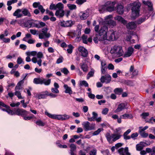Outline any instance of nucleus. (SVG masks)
Wrapping results in <instances>:
<instances>
[{"label":"nucleus","mask_w":155,"mask_h":155,"mask_svg":"<svg viewBox=\"0 0 155 155\" xmlns=\"http://www.w3.org/2000/svg\"><path fill=\"white\" fill-rule=\"evenodd\" d=\"M48 29L46 28H43L42 29V33L39 35V37L40 39H43L44 37H49L50 36V34H47Z\"/></svg>","instance_id":"1a4fd4ad"},{"label":"nucleus","mask_w":155,"mask_h":155,"mask_svg":"<svg viewBox=\"0 0 155 155\" xmlns=\"http://www.w3.org/2000/svg\"><path fill=\"white\" fill-rule=\"evenodd\" d=\"M61 71L65 75H67L69 72L68 69L66 68H64L61 69Z\"/></svg>","instance_id":"ea45409f"},{"label":"nucleus","mask_w":155,"mask_h":155,"mask_svg":"<svg viewBox=\"0 0 155 155\" xmlns=\"http://www.w3.org/2000/svg\"><path fill=\"white\" fill-rule=\"evenodd\" d=\"M107 68H101V72L102 74H106V71Z\"/></svg>","instance_id":"e2e57ef3"},{"label":"nucleus","mask_w":155,"mask_h":155,"mask_svg":"<svg viewBox=\"0 0 155 155\" xmlns=\"http://www.w3.org/2000/svg\"><path fill=\"white\" fill-rule=\"evenodd\" d=\"M143 3L145 5H147L148 7L152 8L153 5L151 2L150 1H145L144 0H142ZM152 10V8H151V10Z\"/></svg>","instance_id":"2f4dec72"},{"label":"nucleus","mask_w":155,"mask_h":155,"mask_svg":"<svg viewBox=\"0 0 155 155\" xmlns=\"http://www.w3.org/2000/svg\"><path fill=\"white\" fill-rule=\"evenodd\" d=\"M83 127L86 131L91 130L95 129V124L94 123L91 124L88 122L86 121L83 123L82 124Z\"/></svg>","instance_id":"0eeeda50"},{"label":"nucleus","mask_w":155,"mask_h":155,"mask_svg":"<svg viewBox=\"0 0 155 155\" xmlns=\"http://www.w3.org/2000/svg\"><path fill=\"white\" fill-rule=\"evenodd\" d=\"M131 5L132 7L131 8L132 14L131 17L132 19H134L139 15L140 8L141 4L138 1H136L132 3Z\"/></svg>","instance_id":"f03ea898"},{"label":"nucleus","mask_w":155,"mask_h":155,"mask_svg":"<svg viewBox=\"0 0 155 155\" xmlns=\"http://www.w3.org/2000/svg\"><path fill=\"white\" fill-rule=\"evenodd\" d=\"M15 94L19 99H23L24 98L23 97L21 96L20 92L18 91H15Z\"/></svg>","instance_id":"c9c22d12"},{"label":"nucleus","mask_w":155,"mask_h":155,"mask_svg":"<svg viewBox=\"0 0 155 155\" xmlns=\"http://www.w3.org/2000/svg\"><path fill=\"white\" fill-rule=\"evenodd\" d=\"M67 6L70 10L75 9L76 8V6L74 4H68Z\"/></svg>","instance_id":"a19ab883"},{"label":"nucleus","mask_w":155,"mask_h":155,"mask_svg":"<svg viewBox=\"0 0 155 155\" xmlns=\"http://www.w3.org/2000/svg\"><path fill=\"white\" fill-rule=\"evenodd\" d=\"M101 68H107V63L104 60L101 61Z\"/></svg>","instance_id":"a18cd8bd"},{"label":"nucleus","mask_w":155,"mask_h":155,"mask_svg":"<svg viewBox=\"0 0 155 155\" xmlns=\"http://www.w3.org/2000/svg\"><path fill=\"white\" fill-rule=\"evenodd\" d=\"M20 104V103L19 102H18L16 103H12L10 104V105L12 107H18Z\"/></svg>","instance_id":"680f3d73"},{"label":"nucleus","mask_w":155,"mask_h":155,"mask_svg":"<svg viewBox=\"0 0 155 155\" xmlns=\"http://www.w3.org/2000/svg\"><path fill=\"white\" fill-rule=\"evenodd\" d=\"M33 82L36 84H44L45 85H49L51 83V80H47L45 79L41 78H35L34 79Z\"/></svg>","instance_id":"39448f33"},{"label":"nucleus","mask_w":155,"mask_h":155,"mask_svg":"<svg viewBox=\"0 0 155 155\" xmlns=\"http://www.w3.org/2000/svg\"><path fill=\"white\" fill-rule=\"evenodd\" d=\"M17 63L18 64H20L22 63L24 64V63L23 61V60L22 58L20 57H19L18 58L17 60Z\"/></svg>","instance_id":"4d7b16f0"},{"label":"nucleus","mask_w":155,"mask_h":155,"mask_svg":"<svg viewBox=\"0 0 155 155\" xmlns=\"http://www.w3.org/2000/svg\"><path fill=\"white\" fill-rule=\"evenodd\" d=\"M40 5V2H35L33 4V6L34 8H37Z\"/></svg>","instance_id":"bf43d9fd"},{"label":"nucleus","mask_w":155,"mask_h":155,"mask_svg":"<svg viewBox=\"0 0 155 155\" xmlns=\"http://www.w3.org/2000/svg\"><path fill=\"white\" fill-rule=\"evenodd\" d=\"M6 111L7 112L8 114L11 115L15 114V111L14 112L13 110L10 109L7 110H6Z\"/></svg>","instance_id":"0e129e2a"},{"label":"nucleus","mask_w":155,"mask_h":155,"mask_svg":"<svg viewBox=\"0 0 155 155\" xmlns=\"http://www.w3.org/2000/svg\"><path fill=\"white\" fill-rule=\"evenodd\" d=\"M115 2H111L108 1L106 2L104 5H101L99 8V10L100 13L103 12L105 10L108 12H111L115 9L114 5Z\"/></svg>","instance_id":"7ed1b4c3"},{"label":"nucleus","mask_w":155,"mask_h":155,"mask_svg":"<svg viewBox=\"0 0 155 155\" xmlns=\"http://www.w3.org/2000/svg\"><path fill=\"white\" fill-rule=\"evenodd\" d=\"M56 9L58 10H63L64 8V5L61 2H59L56 4Z\"/></svg>","instance_id":"72a5a7b5"},{"label":"nucleus","mask_w":155,"mask_h":155,"mask_svg":"<svg viewBox=\"0 0 155 155\" xmlns=\"http://www.w3.org/2000/svg\"><path fill=\"white\" fill-rule=\"evenodd\" d=\"M70 118V116L67 114L62 115V120L68 119Z\"/></svg>","instance_id":"6e6d98bb"},{"label":"nucleus","mask_w":155,"mask_h":155,"mask_svg":"<svg viewBox=\"0 0 155 155\" xmlns=\"http://www.w3.org/2000/svg\"><path fill=\"white\" fill-rule=\"evenodd\" d=\"M60 24L61 26L64 27H71L73 25V23L71 21H60Z\"/></svg>","instance_id":"f8f14e48"},{"label":"nucleus","mask_w":155,"mask_h":155,"mask_svg":"<svg viewBox=\"0 0 155 155\" xmlns=\"http://www.w3.org/2000/svg\"><path fill=\"white\" fill-rule=\"evenodd\" d=\"M38 8L42 13H44L45 11V9L43 8L42 6L41 5L39 6Z\"/></svg>","instance_id":"338daca9"},{"label":"nucleus","mask_w":155,"mask_h":155,"mask_svg":"<svg viewBox=\"0 0 155 155\" xmlns=\"http://www.w3.org/2000/svg\"><path fill=\"white\" fill-rule=\"evenodd\" d=\"M64 15V11L63 10H57L55 13V15L59 18L62 17Z\"/></svg>","instance_id":"a878e982"},{"label":"nucleus","mask_w":155,"mask_h":155,"mask_svg":"<svg viewBox=\"0 0 155 155\" xmlns=\"http://www.w3.org/2000/svg\"><path fill=\"white\" fill-rule=\"evenodd\" d=\"M134 51V48L131 47H129L128 48L127 51L124 55V58L128 57L131 55Z\"/></svg>","instance_id":"2eb2a0df"},{"label":"nucleus","mask_w":155,"mask_h":155,"mask_svg":"<svg viewBox=\"0 0 155 155\" xmlns=\"http://www.w3.org/2000/svg\"><path fill=\"white\" fill-rule=\"evenodd\" d=\"M94 69L91 68V71L88 72L87 75V79H88L90 77H93L94 74Z\"/></svg>","instance_id":"473e14b6"},{"label":"nucleus","mask_w":155,"mask_h":155,"mask_svg":"<svg viewBox=\"0 0 155 155\" xmlns=\"http://www.w3.org/2000/svg\"><path fill=\"white\" fill-rule=\"evenodd\" d=\"M108 28L107 26L102 24L98 32V34L96 35L93 39V41L96 43H97L98 41H104L107 40V32Z\"/></svg>","instance_id":"f257e3e1"},{"label":"nucleus","mask_w":155,"mask_h":155,"mask_svg":"<svg viewBox=\"0 0 155 155\" xmlns=\"http://www.w3.org/2000/svg\"><path fill=\"white\" fill-rule=\"evenodd\" d=\"M89 12H87V11H85L83 13L82 15L81 16V20L86 19L89 16Z\"/></svg>","instance_id":"c756f323"},{"label":"nucleus","mask_w":155,"mask_h":155,"mask_svg":"<svg viewBox=\"0 0 155 155\" xmlns=\"http://www.w3.org/2000/svg\"><path fill=\"white\" fill-rule=\"evenodd\" d=\"M22 11V13L23 14V16H27L28 17H30L31 15L29 10L26 8H22L21 9Z\"/></svg>","instance_id":"4be33fe9"},{"label":"nucleus","mask_w":155,"mask_h":155,"mask_svg":"<svg viewBox=\"0 0 155 155\" xmlns=\"http://www.w3.org/2000/svg\"><path fill=\"white\" fill-rule=\"evenodd\" d=\"M51 91L52 92L56 94H58L59 93V91L58 90V89L55 88H52L51 89Z\"/></svg>","instance_id":"69168bd1"},{"label":"nucleus","mask_w":155,"mask_h":155,"mask_svg":"<svg viewBox=\"0 0 155 155\" xmlns=\"http://www.w3.org/2000/svg\"><path fill=\"white\" fill-rule=\"evenodd\" d=\"M21 9H17L13 13V15L16 18H20L23 16Z\"/></svg>","instance_id":"dca6fc26"},{"label":"nucleus","mask_w":155,"mask_h":155,"mask_svg":"<svg viewBox=\"0 0 155 155\" xmlns=\"http://www.w3.org/2000/svg\"><path fill=\"white\" fill-rule=\"evenodd\" d=\"M81 68L84 72H87L88 70V67L87 65L84 62L81 63L80 64Z\"/></svg>","instance_id":"412c9836"},{"label":"nucleus","mask_w":155,"mask_h":155,"mask_svg":"<svg viewBox=\"0 0 155 155\" xmlns=\"http://www.w3.org/2000/svg\"><path fill=\"white\" fill-rule=\"evenodd\" d=\"M36 124L40 126H43L45 125V123L40 120H38L36 122Z\"/></svg>","instance_id":"c03bdc74"},{"label":"nucleus","mask_w":155,"mask_h":155,"mask_svg":"<svg viewBox=\"0 0 155 155\" xmlns=\"http://www.w3.org/2000/svg\"><path fill=\"white\" fill-rule=\"evenodd\" d=\"M80 85H84L86 87H87L88 86V84L87 82L85 81H80Z\"/></svg>","instance_id":"5fc2aeb1"},{"label":"nucleus","mask_w":155,"mask_h":155,"mask_svg":"<svg viewBox=\"0 0 155 155\" xmlns=\"http://www.w3.org/2000/svg\"><path fill=\"white\" fill-rule=\"evenodd\" d=\"M70 148V152H74L76 150V146L74 143H71L69 145Z\"/></svg>","instance_id":"f704fd0d"},{"label":"nucleus","mask_w":155,"mask_h":155,"mask_svg":"<svg viewBox=\"0 0 155 155\" xmlns=\"http://www.w3.org/2000/svg\"><path fill=\"white\" fill-rule=\"evenodd\" d=\"M107 22V24L110 26H115L116 25V22L112 20H109L108 21H106Z\"/></svg>","instance_id":"e433bc0d"},{"label":"nucleus","mask_w":155,"mask_h":155,"mask_svg":"<svg viewBox=\"0 0 155 155\" xmlns=\"http://www.w3.org/2000/svg\"><path fill=\"white\" fill-rule=\"evenodd\" d=\"M24 21V19H20L18 21V23L21 24H23L25 27H28L29 25L27 21L25 23H23Z\"/></svg>","instance_id":"4c0bfd02"},{"label":"nucleus","mask_w":155,"mask_h":155,"mask_svg":"<svg viewBox=\"0 0 155 155\" xmlns=\"http://www.w3.org/2000/svg\"><path fill=\"white\" fill-rule=\"evenodd\" d=\"M90 155H96V150H91L89 153Z\"/></svg>","instance_id":"774afa93"},{"label":"nucleus","mask_w":155,"mask_h":155,"mask_svg":"<svg viewBox=\"0 0 155 155\" xmlns=\"http://www.w3.org/2000/svg\"><path fill=\"white\" fill-rule=\"evenodd\" d=\"M36 21L32 20H28L27 21V23H28L29 27H35L39 28L40 27L37 25V24L35 23Z\"/></svg>","instance_id":"a211bd4d"},{"label":"nucleus","mask_w":155,"mask_h":155,"mask_svg":"<svg viewBox=\"0 0 155 155\" xmlns=\"http://www.w3.org/2000/svg\"><path fill=\"white\" fill-rule=\"evenodd\" d=\"M125 107V106L124 104L121 103L118 105L117 108L114 110V112L115 113H117L120 112L124 110Z\"/></svg>","instance_id":"aec40b11"},{"label":"nucleus","mask_w":155,"mask_h":155,"mask_svg":"<svg viewBox=\"0 0 155 155\" xmlns=\"http://www.w3.org/2000/svg\"><path fill=\"white\" fill-rule=\"evenodd\" d=\"M138 38L137 36L135 35L132 34L130 35L129 38V40H130L131 38H133L134 41V39H136Z\"/></svg>","instance_id":"3c124183"},{"label":"nucleus","mask_w":155,"mask_h":155,"mask_svg":"<svg viewBox=\"0 0 155 155\" xmlns=\"http://www.w3.org/2000/svg\"><path fill=\"white\" fill-rule=\"evenodd\" d=\"M108 111L109 110L108 108H105L103 110L102 112V114L104 115H106L107 114Z\"/></svg>","instance_id":"052dcab7"},{"label":"nucleus","mask_w":155,"mask_h":155,"mask_svg":"<svg viewBox=\"0 0 155 155\" xmlns=\"http://www.w3.org/2000/svg\"><path fill=\"white\" fill-rule=\"evenodd\" d=\"M133 117L132 114H124L121 115V118L122 119H125L126 118L132 119Z\"/></svg>","instance_id":"7c9ffc66"},{"label":"nucleus","mask_w":155,"mask_h":155,"mask_svg":"<svg viewBox=\"0 0 155 155\" xmlns=\"http://www.w3.org/2000/svg\"><path fill=\"white\" fill-rule=\"evenodd\" d=\"M136 148L137 151H140L143 149V147L141 145V143L136 145Z\"/></svg>","instance_id":"8fccbe9b"},{"label":"nucleus","mask_w":155,"mask_h":155,"mask_svg":"<svg viewBox=\"0 0 155 155\" xmlns=\"http://www.w3.org/2000/svg\"><path fill=\"white\" fill-rule=\"evenodd\" d=\"M103 130L102 129L99 128L97 130L94 132L93 134L92 135L93 136L97 135H98L102 130Z\"/></svg>","instance_id":"de8ad7c7"},{"label":"nucleus","mask_w":155,"mask_h":155,"mask_svg":"<svg viewBox=\"0 0 155 155\" xmlns=\"http://www.w3.org/2000/svg\"><path fill=\"white\" fill-rule=\"evenodd\" d=\"M31 37V35L30 34H27L25 36L23 39V40L27 41L28 38H30Z\"/></svg>","instance_id":"864d4df0"},{"label":"nucleus","mask_w":155,"mask_h":155,"mask_svg":"<svg viewBox=\"0 0 155 155\" xmlns=\"http://www.w3.org/2000/svg\"><path fill=\"white\" fill-rule=\"evenodd\" d=\"M87 35H83L81 37V39L83 41V43L86 44L87 43Z\"/></svg>","instance_id":"79ce46f5"},{"label":"nucleus","mask_w":155,"mask_h":155,"mask_svg":"<svg viewBox=\"0 0 155 155\" xmlns=\"http://www.w3.org/2000/svg\"><path fill=\"white\" fill-rule=\"evenodd\" d=\"M45 114L49 117L53 119H57L62 120V115L52 114L47 112H45Z\"/></svg>","instance_id":"9b49d317"},{"label":"nucleus","mask_w":155,"mask_h":155,"mask_svg":"<svg viewBox=\"0 0 155 155\" xmlns=\"http://www.w3.org/2000/svg\"><path fill=\"white\" fill-rule=\"evenodd\" d=\"M110 52L114 55L118 57L122 56L124 54L122 47L117 45H115L111 48Z\"/></svg>","instance_id":"20e7f679"},{"label":"nucleus","mask_w":155,"mask_h":155,"mask_svg":"<svg viewBox=\"0 0 155 155\" xmlns=\"http://www.w3.org/2000/svg\"><path fill=\"white\" fill-rule=\"evenodd\" d=\"M149 17V15H147L146 16H145L142 18H141L139 19L137 21V24L138 25L140 24L143 22H144L145 20L148 19Z\"/></svg>","instance_id":"bb28decb"},{"label":"nucleus","mask_w":155,"mask_h":155,"mask_svg":"<svg viewBox=\"0 0 155 155\" xmlns=\"http://www.w3.org/2000/svg\"><path fill=\"white\" fill-rule=\"evenodd\" d=\"M116 39L115 36V33L114 31H112L110 35L109 36L108 38L107 39V40H106L109 41H113L114 40Z\"/></svg>","instance_id":"c85d7f7f"},{"label":"nucleus","mask_w":155,"mask_h":155,"mask_svg":"<svg viewBox=\"0 0 155 155\" xmlns=\"http://www.w3.org/2000/svg\"><path fill=\"white\" fill-rule=\"evenodd\" d=\"M123 6L120 4H118L117 6V12L120 15L122 14L124 12Z\"/></svg>","instance_id":"b1692460"},{"label":"nucleus","mask_w":155,"mask_h":155,"mask_svg":"<svg viewBox=\"0 0 155 155\" xmlns=\"http://www.w3.org/2000/svg\"><path fill=\"white\" fill-rule=\"evenodd\" d=\"M115 136L114 137L113 139V142H114L116 140L119 139L121 137V135L119 134H114Z\"/></svg>","instance_id":"37998d69"},{"label":"nucleus","mask_w":155,"mask_h":155,"mask_svg":"<svg viewBox=\"0 0 155 155\" xmlns=\"http://www.w3.org/2000/svg\"><path fill=\"white\" fill-rule=\"evenodd\" d=\"M86 1V0H76V3L79 5H81Z\"/></svg>","instance_id":"603ef678"},{"label":"nucleus","mask_w":155,"mask_h":155,"mask_svg":"<svg viewBox=\"0 0 155 155\" xmlns=\"http://www.w3.org/2000/svg\"><path fill=\"white\" fill-rule=\"evenodd\" d=\"M115 136L114 134H113L111 135L109 133H107L106 135V137L107 138V141L110 143L113 142V139Z\"/></svg>","instance_id":"5701e85b"},{"label":"nucleus","mask_w":155,"mask_h":155,"mask_svg":"<svg viewBox=\"0 0 155 155\" xmlns=\"http://www.w3.org/2000/svg\"><path fill=\"white\" fill-rule=\"evenodd\" d=\"M111 76L108 74H106L104 76H102L101 77L100 80L102 83L106 84L109 83L111 81Z\"/></svg>","instance_id":"6e6552de"},{"label":"nucleus","mask_w":155,"mask_h":155,"mask_svg":"<svg viewBox=\"0 0 155 155\" xmlns=\"http://www.w3.org/2000/svg\"><path fill=\"white\" fill-rule=\"evenodd\" d=\"M126 27L129 29H134L136 28V24L134 22H130L126 25Z\"/></svg>","instance_id":"6ab92c4d"},{"label":"nucleus","mask_w":155,"mask_h":155,"mask_svg":"<svg viewBox=\"0 0 155 155\" xmlns=\"http://www.w3.org/2000/svg\"><path fill=\"white\" fill-rule=\"evenodd\" d=\"M79 51L81 53V55L83 57H86L87 56L88 53L87 49L83 47H80L78 48Z\"/></svg>","instance_id":"ddd939ff"},{"label":"nucleus","mask_w":155,"mask_h":155,"mask_svg":"<svg viewBox=\"0 0 155 155\" xmlns=\"http://www.w3.org/2000/svg\"><path fill=\"white\" fill-rule=\"evenodd\" d=\"M28 114V112L23 109L18 108L15 111V114L18 116L25 115Z\"/></svg>","instance_id":"4468645a"},{"label":"nucleus","mask_w":155,"mask_h":155,"mask_svg":"<svg viewBox=\"0 0 155 155\" xmlns=\"http://www.w3.org/2000/svg\"><path fill=\"white\" fill-rule=\"evenodd\" d=\"M139 132L141 137L143 138H146L147 137L148 135V133H145V132L139 131Z\"/></svg>","instance_id":"58836bf2"},{"label":"nucleus","mask_w":155,"mask_h":155,"mask_svg":"<svg viewBox=\"0 0 155 155\" xmlns=\"http://www.w3.org/2000/svg\"><path fill=\"white\" fill-rule=\"evenodd\" d=\"M64 87L65 89L64 92L66 94H68L70 95L72 94L73 93L71 87L68 86L67 84H64Z\"/></svg>","instance_id":"f3484780"},{"label":"nucleus","mask_w":155,"mask_h":155,"mask_svg":"<svg viewBox=\"0 0 155 155\" xmlns=\"http://www.w3.org/2000/svg\"><path fill=\"white\" fill-rule=\"evenodd\" d=\"M123 91V90L121 88H116L114 90V93L116 94H119Z\"/></svg>","instance_id":"09e8293b"},{"label":"nucleus","mask_w":155,"mask_h":155,"mask_svg":"<svg viewBox=\"0 0 155 155\" xmlns=\"http://www.w3.org/2000/svg\"><path fill=\"white\" fill-rule=\"evenodd\" d=\"M34 97L35 98L38 99H44L45 98V95L43 94L42 93H35L34 94Z\"/></svg>","instance_id":"cd10ccee"},{"label":"nucleus","mask_w":155,"mask_h":155,"mask_svg":"<svg viewBox=\"0 0 155 155\" xmlns=\"http://www.w3.org/2000/svg\"><path fill=\"white\" fill-rule=\"evenodd\" d=\"M120 155H130V154L128 152V148L126 147L125 148H121L118 150Z\"/></svg>","instance_id":"9d476101"},{"label":"nucleus","mask_w":155,"mask_h":155,"mask_svg":"<svg viewBox=\"0 0 155 155\" xmlns=\"http://www.w3.org/2000/svg\"><path fill=\"white\" fill-rule=\"evenodd\" d=\"M37 57H34L31 59V61L34 63H37L39 67L41 66L42 60L41 59L43 57V55L41 52L37 53Z\"/></svg>","instance_id":"423d86ee"},{"label":"nucleus","mask_w":155,"mask_h":155,"mask_svg":"<svg viewBox=\"0 0 155 155\" xmlns=\"http://www.w3.org/2000/svg\"><path fill=\"white\" fill-rule=\"evenodd\" d=\"M115 19L117 20L118 21L121 22L124 25L126 24L127 23V21L125 20L123 18L120 16H117L115 18Z\"/></svg>","instance_id":"393cba45"},{"label":"nucleus","mask_w":155,"mask_h":155,"mask_svg":"<svg viewBox=\"0 0 155 155\" xmlns=\"http://www.w3.org/2000/svg\"><path fill=\"white\" fill-rule=\"evenodd\" d=\"M68 48L67 49V51L68 53L71 54L72 52L73 48V46L71 45H68Z\"/></svg>","instance_id":"49530a36"},{"label":"nucleus","mask_w":155,"mask_h":155,"mask_svg":"<svg viewBox=\"0 0 155 155\" xmlns=\"http://www.w3.org/2000/svg\"><path fill=\"white\" fill-rule=\"evenodd\" d=\"M56 5L51 3L49 7V8L51 10H56Z\"/></svg>","instance_id":"13d9d810"}]
</instances>
